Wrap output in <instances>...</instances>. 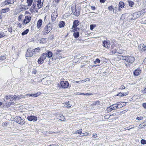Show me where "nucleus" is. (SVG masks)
<instances>
[{
  "instance_id": "4d7b16f0",
  "label": "nucleus",
  "mask_w": 146,
  "mask_h": 146,
  "mask_svg": "<svg viewBox=\"0 0 146 146\" xmlns=\"http://www.w3.org/2000/svg\"><path fill=\"white\" fill-rule=\"evenodd\" d=\"M143 118V117H137L136 118V119L137 120H140L141 119H142Z\"/></svg>"
},
{
  "instance_id": "e433bc0d",
  "label": "nucleus",
  "mask_w": 146,
  "mask_h": 146,
  "mask_svg": "<svg viewBox=\"0 0 146 146\" xmlns=\"http://www.w3.org/2000/svg\"><path fill=\"white\" fill-rule=\"evenodd\" d=\"M6 56H0V60H4L6 59Z\"/></svg>"
},
{
  "instance_id": "f257e3e1",
  "label": "nucleus",
  "mask_w": 146,
  "mask_h": 146,
  "mask_svg": "<svg viewBox=\"0 0 146 146\" xmlns=\"http://www.w3.org/2000/svg\"><path fill=\"white\" fill-rule=\"evenodd\" d=\"M48 24L44 28V29L42 32V34L43 35H46L48 34L52 29V28L49 26Z\"/></svg>"
},
{
  "instance_id": "a19ab883",
  "label": "nucleus",
  "mask_w": 146,
  "mask_h": 146,
  "mask_svg": "<svg viewBox=\"0 0 146 146\" xmlns=\"http://www.w3.org/2000/svg\"><path fill=\"white\" fill-rule=\"evenodd\" d=\"M146 126V125H143V124H141L140 125H139V128H142L143 127H144L145 126Z\"/></svg>"
},
{
  "instance_id": "2eb2a0df",
  "label": "nucleus",
  "mask_w": 146,
  "mask_h": 146,
  "mask_svg": "<svg viewBox=\"0 0 146 146\" xmlns=\"http://www.w3.org/2000/svg\"><path fill=\"white\" fill-rule=\"evenodd\" d=\"M141 72V70L140 68H138L134 71L133 74L135 76H137L140 74Z\"/></svg>"
},
{
  "instance_id": "f3484780",
  "label": "nucleus",
  "mask_w": 146,
  "mask_h": 146,
  "mask_svg": "<svg viewBox=\"0 0 146 146\" xmlns=\"http://www.w3.org/2000/svg\"><path fill=\"white\" fill-rule=\"evenodd\" d=\"M108 9L110 11H112L113 10V13L115 12L114 11H115V14L117 13L116 11H117V7H115L114 8H113V7L112 6H111L108 7Z\"/></svg>"
},
{
  "instance_id": "473e14b6",
  "label": "nucleus",
  "mask_w": 146,
  "mask_h": 146,
  "mask_svg": "<svg viewBox=\"0 0 146 146\" xmlns=\"http://www.w3.org/2000/svg\"><path fill=\"white\" fill-rule=\"evenodd\" d=\"M9 3L8 2V0H6L5 1H4L3 2H2L1 3V5H9Z\"/></svg>"
},
{
  "instance_id": "09e8293b",
  "label": "nucleus",
  "mask_w": 146,
  "mask_h": 146,
  "mask_svg": "<svg viewBox=\"0 0 146 146\" xmlns=\"http://www.w3.org/2000/svg\"><path fill=\"white\" fill-rule=\"evenodd\" d=\"M100 102L98 101H94L93 103V104L94 105H98L99 104Z\"/></svg>"
},
{
  "instance_id": "58836bf2",
  "label": "nucleus",
  "mask_w": 146,
  "mask_h": 146,
  "mask_svg": "<svg viewBox=\"0 0 146 146\" xmlns=\"http://www.w3.org/2000/svg\"><path fill=\"white\" fill-rule=\"evenodd\" d=\"M46 39L44 38H43L40 40V43H44L46 41Z\"/></svg>"
},
{
  "instance_id": "864d4df0",
  "label": "nucleus",
  "mask_w": 146,
  "mask_h": 146,
  "mask_svg": "<svg viewBox=\"0 0 146 146\" xmlns=\"http://www.w3.org/2000/svg\"><path fill=\"white\" fill-rule=\"evenodd\" d=\"M111 53L113 54H115L117 53V50H116L115 49L111 51Z\"/></svg>"
},
{
  "instance_id": "ddd939ff",
  "label": "nucleus",
  "mask_w": 146,
  "mask_h": 146,
  "mask_svg": "<svg viewBox=\"0 0 146 146\" xmlns=\"http://www.w3.org/2000/svg\"><path fill=\"white\" fill-rule=\"evenodd\" d=\"M80 24L78 20H75L73 22V24L72 29H73L74 28H75L76 27L78 26Z\"/></svg>"
},
{
  "instance_id": "4be33fe9",
  "label": "nucleus",
  "mask_w": 146,
  "mask_h": 146,
  "mask_svg": "<svg viewBox=\"0 0 146 146\" xmlns=\"http://www.w3.org/2000/svg\"><path fill=\"white\" fill-rule=\"evenodd\" d=\"M9 10V9L8 8H6L5 9H3L1 10V13H4L8 12Z\"/></svg>"
},
{
  "instance_id": "dca6fc26",
  "label": "nucleus",
  "mask_w": 146,
  "mask_h": 146,
  "mask_svg": "<svg viewBox=\"0 0 146 146\" xmlns=\"http://www.w3.org/2000/svg\"><path fill=\"white\" fill-rule=\"evenodd\" d=\"M124 4L123 2H120L118 5V10L120 11L121 10V9L124 7Z\"/></svg>"
},
{
  "instance_id": "39448f33",
  "label": "nucleus",
  "mask_w": 146,
  "mask_h": 146,
  "mask_svg": "<svg viewBox=\"0 0 146 146\" xmlns=\"http://www.w3.org/2000/svg\"><path fill=\"white\" fill-rule=\"evenodd\" d=\"M15 120L17 123L21 124H23L25 123L23 119H22L20 117H16Z\"/></svg>"
},
{
  "instance_id": "9b49d317",
  "label": "nucleus",
  "mask_w": 146,
  "mask_h": 146,
  "mask_svg": "<svg viewBox=\"0 0 146 146\" xmlns=\"http://www.w3.org/2000/svg\"><path fill=\"white\" fill-rule=\"evenodd\" d=\"M31 18V17L30 16L25 17L23 23H24L25 24H27L30 21Z\"/></svg>"
},
{
  "instance_id": "ea45409f",
  "label": "nucleus",
  "mask_w": 146,
  "mask_h": 146,
  "mask_svg": "<svg viewBox=\"0 0 146 146\" xmlns=\"http://www.w3.org/2000/svg\"><path fill=\"white\" fill-rule=\"evenodd\" d=\"M5 36L4 33L3 32H0V38L3 37Z\"/></svg>"
},
{
  "instance_id": "774afa93",
  "label": "nucleus",
  "mask_w": 146,
  "mask_h": 146,
  "mask_svg": "<svg viewBox=\"0 0 146 146\" xmlns=\"http://www.w3.org/2000/svg\"><path fill=\"white\" fill-rule=\"evenodd\" d=\"M143 107L145 109H146V103H143Z\"/></svg>"
},
{
  "instance_id": "aec40b11",
  "label": "nucleus",
  "mask_w": 146,
  "mask_h": 146,
  "mask_svg": "<svg viewBox=\"0 0 146 146\" xmlns=\"http://www.w3.org/2000/svg\"><path fill=\"white\" fill-rule=\"evenodd\" d=\"M42 20L41 19H39L37 23V27L38 28H39L41 26V25H42Z\"/></svg>"
},
{
  "instance_id": "37998d69",
  "label": "nucleus",
  "mask_w": 146,
  "mask_h": 146,
  "mask_svg": "<svg viewBox=\"0 0 146 146\" xmlns=\"http://www.w3.org/2000/svg\"><path fill=\"white\" fill-rule=\"evenodd\" d=\"M69 102H67L66 103V107L67 108H70L71 107V105H70Z\"/></svg>"
},
{
  "instance_id": "393cba45",
  "label": "nucleus",
  "mask_w": 146,
  "mask_h": 146,
  "mask_svg": "<svg viewBox=\"0 0 146 146\" xmlns=\"http://www.w3.org/2000/svg\"><path fill=\"white\" fill-rule=\"evenodd\" d=\"M65 23L64 22L61 21L60 22L59 24V26L60 28H61L64 27Z\"/></svg>"
},
{
  "instance_id": "f8f14e48",
  "label": "nucleus",
  "mask_w": 146,
  "mask_h": 146,
  "mask_svg": "<svg viewBox=\"0 0 146 146\" xmlns=\"http://www.w3.org/2000/svg\"><path fill=\"white\" fill-rule=\"evenodd\" d=\"M27 119L29 121H32L33 120L34 121H35L37 119V117L35 116L31 115L28 116Z\"/></svg>"
},
{
  "instance_id": "9d476101",
  "label": "nucleus",
  "mask_w": 146,
  "mask_h": 146,
  "mask_svg": "<svg viewBox=\"0 0 146 146\" xmlns=\"http://www.w3.org/2000/svg\"><path fill=\"white\" fill-rule=\"evenodd\" d=\"M32 50L31 49L29 48L26 52V55L27 57H29L32 56L33 55Z\"/></svg>"
},
{
  "instance_id": "8fccbe9b",
  "label": "nucleus",
  "mask_w": 146,
  "mask_h": 146,
  "mask_svg": "<svg viewBox=\"0 0 146 146\" xmlns=\"http://www.w3.org/2000/svg\"><path fill=\"white\" fill-rule=\"evenodd\" d=\"M125 87L123 85H121L120 87L119 88V90H122L125 89Z\"/></svg>"
},
{
  "instance_id": "412c9836",
  "label": "nucleus",
  "mask_w": 146,
  "mask_h": 146,
  "mask_svg": "<svg viewBox=\"0 0 146 146\" xmlns=\"http://www.w3.org/2000/svg\"><path fill=\"white\" fill-rule=\"evenodd\" d=\"M40 57L42 59H43L44 60H45L46 58L47 57V53H44L41 55Z\"/></svg>"
},
{
  "instance_id": "338daca9",
  "label": "nucleus",
  "mask_w": 146,
  "mask_h": 146,
  "mask_svg": "<svg viewBox=\"0 0 146 146\" xmlns=\"http://www.w3.org/2000/svg\"><path fill=\"white\" fill-rule=\"evenodd\" d=\"M39 94H38V93H37L34 94V96L35 97H36L38 96V95H39Z\"/></svg>"
},
{
  "instance_id": "69168bd1",
  "label": "nucleus",
  "mask_w": 146,
  "mask_h": 146,
  "mask_svg": "<svg viewBox=\"0 0 146 146\" xmlns=\"http://www.w3.org/2000/svg\"><path fill=\"white\" fill-rule=\"evenodd\" d=\"M89 134V133H83L82 134V135H81V136H86L87 135H88Z\"/></svg>"
},
{
  "instance_id": "a878e982",
  "label": "nucleus",
  "mask_w": 146,
  "mask_h": 146,
  "mask_svg": "<svg viewBox=\"0 0 146 146\" xmlns=\"http://www.w3.org/2000/svg\"><path fill=\"white\" fill-rule=\"evenodd\" d=\"M73 36L75 38H78L79 36V33L78 32H74L73 34Z\"/></svg>"
},
{
  "instance_id": "0eeeda50",
  "label": "nucleus",
  "mask_w": 146,
  "mask_h": 146,
  "mask_svg": "<svg viewBox=\"0 0 146 146\" xmlns=\"http://www.w3.org/2000/svg\"><path fill=\"white\" fill-rule=\"evenodd\" d=\"M44 0H37L36 2L37 3V7L38 9L40 8L43 5Z\"/></svg>"
},
{
  "instance_id": "c03bdc74",
  "label": "nucleus",
  "mask_w": 146,
  "mask_h": 146,
  "mask_svg": "<svg viewBox=\"0 0 146 146\" xmlns=\"http://www.w3.org/2000/svg\"><path fill=\"white\" fill-rule=\"evenodd\" d=\"M8 29L9 32L12 33L13 32V29L12 27H8Z\"/></svg>"
},
{
  "instance_id": "bb28decb",
  "label": "nucleus",
  "mask_w": 146,
  "mask_h": 146,
  "mask_svg": "<svg viewBox=\"0 0 146 146\" xmlns=\"http://www.w3.org/2000/svg\"><path fill=\"white\" fill-rule=\"evenodd\" d=\"M44 62V60L42 59V58L40 57L38 60V62L39 64H41Z\"/></svg>"
},
{
  "instance_id": "0e129e2a",
  "label": "nucleus",
  "mask_w": 146,
  "mask_h": 146,
  "mask_svg": "<svg viewBox=\"0 0 146 146\" xmlns=\"http://www.w3.org/2000/svg\"><path fill=\"white\" fill-rule=\"evenodd\" d=\"M134 127V125H131L129 127V129H131L133 128Z\"/></svg>"
},
{
  "instance_id": "f704fd0d",
  "label": "nucleus",
  "mask_w": 146,
  "mask_h": 146,
  "mask_svg": "<svg viewBox=\"0 0 146 146\" xmlns=\"http://www.w3.org/2000/svg\"><path fill=\"white\" fill-rule=\"evenodd\" d=\"M59 120H61L62 121H64L65 120V119L64 117V116L63 115H61L60 117L59 118Z\"/></svg>"
},
{
  "instance_id": "72a5a7b5",
  "label": "nucleus",
  "mask_w": 146,
  "mask_h": 146,
  "mask_svg": "<svg viewBox=\"0 0 146 146\" xmlns=\"http://www.w3.org/2000/svg\"><path fill=\"white\" fill-rule=\"evenodd\" d=\"M55 13H52L51 15L52 20V21H54L55 20L56 18L54 17Z\"/></svg>"
},
{
  "instance_id": "6e6d98bb",
  "label": "nucleus",
  "mask_w": 146,
  "mask_h": 146,
  "mask_svg": "<svg viewBox=\"0 0 146 146\" xmlns=\"http://www.w3.org/2000/svg\"><path fill=\"white\" fill-rule=\"evenodd\" d=\"M23 15H20L19 16V21H21L22 18L23 17Z\"/></svg>"
},
{
  "instance_id": "e2e57ef3",
  "label": "nucleus",
  "mask_w": 146,
  "mask_h": 146,
  "mask_svg": "<svg viewBox=\"0 0 146 146\" xmlns=\"http://www.w3.org/2000/svg\"><path fill=\"white\" fill-rule=\"evenodd\" d=\"M91 9L93 11L95 10L96 9V7L95 6H91Z\"/></svg>"
},
{
  "instance_id": "5fc2aeb1",
  "label": "nucleus",
  "mask_w": 146,
  "mask_h": 146,
  "mask_svg": "<svg viewBox=\"0 0 146 146\" xmlns=\"http://www.w3.org/2000/svg\"><path fill=\"white\" fill-rule=\"evenodd\" d=\"M141 50V51L143 52H146V46L145 45V46H144V48L142 49Z\"/></svg>"
},
{
  "instance_id": "680f3d73",
  "label": "nucleus",
  "mask_w": 146,
  "mask_h": 146,
  "mask_svg": "<svg viewBox=\"0 0 146 146\" xmlns=\"http://www.w3.org/2000/svg\"><path fill=\"white\" fill-rule=\"evenodd\" d=\"M94 25H90V28L91 30H92L93 29L94 27Z\"/></svg>"
},
{
  "instance_id": "603ef678",
  "label": "nucleus",
  "mask_w": 146,
  "mask_h": 146,
  "mask_svg": "<svg viewBox=\"0 0 146 146\" xmlns=\"http://www.w3.org/2000/svg\"><path fill=\"white\" fill-rule=\"evenodd\" d=\"M34 94H26V96H34Z\"/></svg>"
},
{
  "instance_id": "c756f323",
  "label": "nucleus",
  "mask_w": 146,
  "mask_h": 146,
  "mask_svg": "<svg viewBox=\"0 0 146 146\" xmlns=\"http://www.w3.org/2000/svg\"><path fill=\"white\" fill-rule=\"evenodd\" d=\"M33 1L32 0H27V3L28 4V6H30L31 5Z\"/></svg>"
},
{
  "instance_id": "f03ea898",
  "label": "nucleus",
  "mask_w": 146,
  "mask_h": 146,
  "mask_svg": "<svg viewBox=\"0 0 146 146\" xmlns=\"http://www.w3.org/2000/svg\"><path fill=\"white\" fill-rule=\"evenodd\" d=\"M62 58V56L61 54H59L57 53H55L53 54L52 58L51 59H50L49 60V63H50V60H52L53 59L56 60L57 59H60ZM48 64H49L50 63H48Z\"/></svg>"
},
{
  "instance_id": "4468645a",
  "label": "nucleus",
  "mask_w": 146,
  "mask_h": 146,
  "mask_svg": "<svg viewBox=\"0 0 146 146\" xmlns=\"http://www.w3.org/2000/svg\"><path fill=\"white\" fill-rule=\"evenodd\" d=\"M141 15V13L139 12L135 13L132 14V16L133 17V19H136L139 17Z\"/></svg>"
},
{
  "instance_id": "6ab92c4d",
  "label": "nucleus",
  "mask_w": 146,
  "mask_h": 146,
  "mask_svg": "<svg viewBox=\"0 0 146 146\" xmlns=\"http://www.w3.org/2000/svg\"><path fill=\"white\" fill-rule=\"evenodd\" d=\"M40 48L39 47H38L33 50V55L39 52Z\"/></svg>"
},
{
  "instance_id": "2f4dec72",
  "label": "nucleus",
  "mask_w": 146,
  "mask_h": 146,
  "mask_svg": "<svg viewBox=\"0 0 146 146\" xmlns=\"http://www.w3.org/2000/svg\"><path fill=\"white\" fill-rule=\"evenodd\" d=\"M144 46H145V45L143 44H141L139 46V50H141L143 48H144Z\"/></svg>"
},
{
  "instance_id": "3c124183",
  "label": "nucleus",
  "mask_w": 146,
  "mask_h": 146,
  "mask_svg": "<svg viewBox=\"0 0 146 146\" xmlns=\"http://www.w3.org/2000/svg\"><path fill=\"white\" fill-rule=\"evenodd\" d=\"M36 1H35V0L34 1L33 3V8H35L36 5Z\"/></svg>"
},
{
  "instance_id": "20e7f679",
  "label": "nucleus",
  "mask_w": 146,
  "mask_h": 146,
  "mask_svg": "<svg viewBox=\"0 0 146 146\" xmlns=\"http://www.w3.org/2000/svg\"><path fill=\"white\" fill-rule=\"evenodd\" d=\"M60 85L62 88H66L68 87L69 83L67 81H62L61 82Z\"/></svg>"
},
{
  "instance_id": "052dcab7",
  "label": "nucleus",
  "mask_w": 146,
  "mask_h": 146,
  "mask_svg": "<svg viewBox=\"0 0 146 146\" xmlns=\"http://www.w3.org/2000/svg\"><path fill=\"white\" fill-rule=\"evenodd\" d=\"M82 129H81L79 130H77L76 131V132L78 134H81L82 132Z\"/></svg>"
},
{
  "instance_id": "5701e85b",
  "label": "nucleus",
  "mask_w": 146,
  "mask_h": 146,
  "mask_svg": "<svg viewBox=\"0 0 146 146\" xmlns=\"http://www.w3.org/2000/svg\"><path fill=\"white\" fill-rule=\"evenodd\" d=\"M128 93L127 92L126 93H121L120 92L117 94V96H126L128 94Z\"/></svg>"
},
{
  "instance_id": "bf43d9fd",
  "label": "nucleus",
  "mask_w": 146,
  "mask_h": 146,
  "mask_svg": "<svg viewBox=\"0 0 146 146\" xmlns=\"http://www.w3.org/2000/svg\"><path fill=\"white\" fill-rule=\"evenodd\" d=\"M11 104V103L10 102H7L6 106H7L9 107Z\"/></svg>"
},
{
  "instance_id": "7c9ffc66",
  "label": "nucleus",
  "mask_w": 146,
  "mask_h": 146,
  "mask_svg": "<svg viewBox=\"0 0 146 146\" xmlns=\"http://www.w3.org/2000/svg\"><path fill=\"white\" fill-rule=\"evenodd\" d=\"M118 58L120 60H125L126 56H118Z\"/></svg>"
},
{
  "instance_id": "13d9d810",
  "label": "nucleus",
  "mask_w": 146,
  "mask_h": 146,
  "mask_svg": "<svg viewBox=\"0 0 146 146\" xmlns=\"http://www.w3.org/2000/svg\"><path fill=\"white\" fill-rule=\"evenodd\" d=\"M26 96V95H21V96L19 95V99H21L22 98H25Z\"/></svg>"
},
{
  "instance_id": "7ed1b4c3",
  "label": "nucleus",
  "mask_w": 146,
  "mask_h": 146,
  "mask_svg": "<svg viewBox=\"0 0 146 146\" xmlns=\"http://www.w3.org/2000/svg\"><path fill=\"white\" fill-rule=\"evenodd\" d=\"M135 58L132 56H126L125 60L128 63L131 64L133 63L135 60Z\"/></svg>"
},
{
  "instance_id": "a211bd4d",
  "label": "nucleus",
  "mask_w": 146,
  "mask_h": 146,
  "mask_svg": "<svg viewBox=\"0 0 146 146\" xmlns=\"http://www.w3.org/2000/svg\"><path fill=\"white\" fill-rule=\"evenodd\" d=\"M19 95L16 96V95H12V97L11 98L10 100L13 101V100H19Z\"/></svg>"
},
{
  "instance_id": "cd10ccee",
  "label": "nucleus",
  "mask_w": 146,
  "mask_h": 146,
  "mask_svg": "<svg viewBox=\"0 0 146 146\" xmlns=\"http://www.w3.org/2000/svg\"><path fill=\"white\" fill-rule=\"evenodd\" d=\"M74 15L76 16H78L80 15V12L75 9V11L74 12Z\"/></svg>"
},
{
  "instance_id": "de8ad7c7",
  "label": "nucleus",
  "mask_w": 146,
  "mask_h": 146,
  "mask_svg": "<svg viewBox=\"0 0 146 146\" xmlns=\"http://www.w3.org/2000/svg\"><path fill=\"white\" fill-rule=\"evenodd\" d=\"M12 97V96L11 95H6L5 96V98L7 100H8L11 99Z\"/></svg>"
},
{
  "instance_id": "1a4fd4ad",
  "label": "nucleus",
  "mask_w": 146,
  "mask_h": 146,
  "mask_svg": "<svg viewBox=\"0 0 146 146\" xmlns=\"http://www.w3.org/2000/svg\"><path fill=\"white\" fill-rule=\"evenodd\" d=\"M41 82H42V84H46L50 82V80L48 78H45L42 79Z\"/></svg>"
},
{
  "instance_id": "4c0bfd02",
  "label": "nucleus",
  "mask_w": 146,
  "mask_h": 146,
  "mask_svg": "<svg viewBox=\"0 0 146 146\" xmlns=\"http://www.w3.org/2000/svg\"><path fill=\"white\" fill-rule=\"evenodd\" d=\"M123 52V51L122 50L119 49L118 50V52H117V53L120 54H121Z\"/></svg>"
},
{
  "instance_id": "c85d7f7f",
  "label": "nucleus",
  "mask_w": 146,
  "mask_h": 146,
  "mask_svg": "<svg viewBox=\"0 0 146 146\" xmlns=\"http://www.w3.org/2000/svg\"><path fill=\"white\" fill-rule=\"evenodd\" d=\"M29 31V30L28 29H27L26 30H25L22 33V35L23 36L27 34L28 33Z\"/></svg>"
},
{
  "instance_id": "b1692460",
  "label": "nucleus",
  "mask_w": 146,
  "mask_h": 146,
  "mask_svg": "<svg viewBox=\"0 0 146 146\" xmlns=\"http://www.w3.org/2000/svg\"><path fill=\"white\" fill-rule=\"evenodd\" d=\"M47 56L48 58H51L53 57V54L51 51H48L47 53Z\"/></svg>"
},
{
  "instance_id": "a18cd8bd",
  "label": "nucleus",
  "mask_w": 146,
  "mask_h": 146,
  "mask_svg": "<svg viewBox=\"0 0 146 146\" xmlns=\"http://www.w3.org/2000/svg\"><path fill=\"white\" fill-rule=\"evenodd\" d=\"M9 4L13 3L15 2V0H8Z\"/></svg>"
},
{
  "instance_id": "49530a36",
  "label": "nucleus",
  "mask_w": 146,
  "mask_h": 146,
  "mask_svg": "<svg viewBox=\"0 0 146 146\" xmlns=\"http://www.w3.org/2000/svg\"><path fill=\"white\" fill-rule=\"evenodd\" d=\"M100 62V60L98 58H97L96 59V60L94 61V63L95 64H96L97 63H99Z\"/></svg>"
},
{
  "instance_id": "79ce46f5",
  "label": "nucleus",
  "mask_w": 146,
  "mask_h": 146,
  "mask_svg": "<svg viewBox=\"0 0 146 146\" xmlns=\"http://www.w3.org/2000/svg\"><path fill=\"white\" fill-rule=\"evenodd\" d=\"M141 142L142 144L144 145L146 144V140H144L142 139L141 140Z\"/></svg>"
},
{
  "instance_id": "6e6552de",
  "label": "nucleus",
  "mask_w": 146,
  "mask_h": 146,
  "mask_svg": "<svg viewBox=\"0 0 146 146\" xmlns=\"http://www.w3.org/2000/svg\"><path fill=\"white\" fill-rule=\"evenodd\" d=\"M119 104H113L112 106H110L109 107V108L110 109H111V110H114L116 109L117 108H121L123 106H121L120 107H118V106L119 105Z\"/></svg>"
},
{
  "instance_id": "423d86ee",
  "label": "nucleus",
  "mask_w": 146,
  "mask_h": 146,
  "mask_svg": "<svg viewBox=\"0 0 146 146\" xmlns=\"http://www.w3.org/2000/svg\"><path fill=\"white\" fill-rule=\"evenodd\" d=\"M102 45L104 47L107 48H108L110 47V41L109 40H104L103 42Z\"/></svg>"
},
{
  "instance_id": "c9c22d12",
  "label": "nucleus",
  "mask_w": 146,
  "mask_h": 146,
  "mask_svg": "<svg viewBox=\"0 0 146 146\" xmlns=\"http://www.w3.org/2000/svg\"><path fill=\"white\" fill-rule=\"evenodd\" d=\"M128 2L129 3V6L132 7L134 5V3L131 1H128Z\"/></svg>"
}]
</instances>
